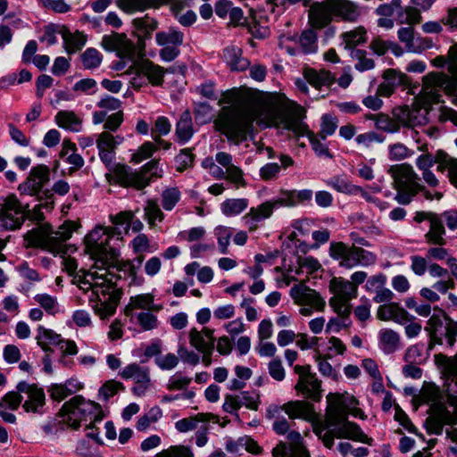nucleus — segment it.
Wrapping results in <instances>:
<instances>
[{"label":"nucleus","mask_w":457,"mask_h":457,"mask_svg":"<svg viewBox=\"0 0 457 457\" xmlns=\"http://www.w3.org/2000/svg\"><path fill=\"white\" fill-rule=\"evenodd\" d=\"M377 317L380 320H393L401 325H404L413 319V316L410 315L403 307L395 302L381 304L378 308Z\"/></svg>","instance_id":"nucleus-19"},{"label":"nucleus","mask_w":457,"mask_h":457,"mask_svg":"<svg viewBox=\"0 0 457 457\" xmlns=\"http://www.w3.org/2000/svg\"><path fill=\"white\" fill-rule=\"evenodd\" d=\"M167 70L148 59L134 62L125 72L130 75V84L139 89L145 85L162 86Z\"/></svg>","instance_id":"nucleus-7"},{"label":"nucleus","mask_w":457,"mask_h":457,"mask_svg":"<svg viewBox=\"0 0 457 457\" xmlns=\"http://www.w3.org/2000/svg\"><path fill=\"white\" fill-rule=\"evenodd\" d=\"M60 414L62 421L73 429H78L89 420L101 422L104 411L100 404L85 399L82 395H75L62 405Z\"/></svg>","instance_id":"nucleus-4"},{"label":"nucleus","mask_w":457,"mask_h":457,"mask_svg":"<svg viewBox=\"0 0 457 457\" xmlns=\"http://www.w3.org/2000/svg\"><path fill=\"white\" fill-rule=\"evenodd\" d=\"M295 390L301 393L304 397L312 399L313 401H320V382L318 380L316 376L309 377L303 381L302 386L296 387Z\"/></svg>","instance_id":"nucleus-39"},{"label":"nucleus","mask_w":457,"mask_h":457,"mask_svg":"<svg viewBox=\"0 0 457 457\" xmlns=\"http://www.w3.org/2000/svg\"><path fill=\"white\" fill-rule=\"evenodd\" d=\"M413 151L403 143H395L388 146V158L391 161H402L411 157Z\"/></svg>","instance_id":"nucleus-49"},{"label":"nucleus","mask_w":457,"mask_h":457,"mask_svg":"<svg viewBox=\"0 0 457 457\" xmlns=\"http://www.w3.org/2000/svg\"><path fill=\"white\" fill-rule=\"evenodd\" d=\"M215 231L218 235L219 250L222 254H226L230 242V229L227 227H218Z\"/></svg>","instance_id":"nucleus-63"},{"label":"nucleus","mask_w":457,"mask_h":457,"mask_svg":"<svg viewBox=\"0 0 457 457\" xmlns=\"http://www.w3.org/2000/svg\"><path fill=\"white\" fill-rule=\"evenodd\" d=\"M329 289L333 296L329 299V305L334 312L347 313L351 308L350 302L357 297V287L342 277H335L329 282Z\"/></svg>","instance_id":"nucleus-12"},{"label":"nucleus","mask_w":457,"mask_h":457,"mask_svg":"<svg viewBox=\"0 0 457 457\" xmlns=\"http://www.w3.org/2000/svg\"><path fill=\"white\" fill-rule=\"evenodd\" d=\"M83 387L82 383L77 379H69L64 384H54L49 388L50 396L54 401L61 402L69 395Z\"/></svg>","instance_id":"nucleus-30"},{"label":"nucleus","mask_w":457,"mask_h":457,"mask_svg":"<svg viewBox=\"0 0 457 457\" xmlns=\"http://www.w3.org/2000/svg\"><path fill=\"white\" fill-rule=\"evenodd\" d=\"M25 240L28 246H38L54 254L63 252L64 241L48 224L29 231L25 235Z\"/></svg>","instance_id":"nucleus-14"},{"label":"nucleus","mask_w":457,"mask_h":457,"mask_svg":"<svg viewBox=\"0 0 457 457\" xmlns=\"http://www.w3.org/2000/svg\"><path fill=\"white\" fill-rule=\"evenodd\" d=\"M162 417L160 408H152L145 415L141 416L137 422V428L139 431L146 430L153 423L156 422Z\"/></svg>","instance_id":"nucleus-52"},{"label":"nucleus","mask_w":457,"mask_h":457,"mask_svg":"<svg viewBox=\"0 0 457 457\" xmlns=\"http://www.w3.org/2000/svg\"><path fill=\"white\" fill-rule=\"evenodd\" d=\"M123 389V385L120 382L108 380L100 387L98 395L103 401H108L111 397L114 396Z\"/></svg>","instance_id":"nucleus-50"},{"label":"nucleus","mask_w":457,"mask_h":457,"mask_svg":"<svg viewBox=\"0 0 457 457\" xmlns=\"http://www.w3.org/2000/svg\"><path fill=\"white\" fill-rule=\"evenodd\" d=\"M351 312L352 309H348L347 313H340L339 312H335L338 317L329 320L326 326V332L337 333L339 332L342 328L349 327L351 324V320L349 319Z\"/></svg>","instance_id":"nucleus-45"},{"label":"nucleus","mask_w":457,"mask_h":457,"mask_svg":"<svg viewBox=\"0 0 457 457\" xmlns=\"http://www.w3.org/2000/svg\"><path fill=\"white\" fill-rule=\"evenodd\" d=\"M101 46L108 52H115L120 58L132 59L134 56V45L125 34L112 33L111 35H104Z\"/></svg>","instance_id":"nucleus-16"},{"label":"nucleus","mask_w":457,"mask_h":457,"mask_svg":"<svg viewBox=\"0 0 457 457\" xmlns=\"http://www.w3.org/2000/svg\"><path fill=\"white\" fill-rule=\"evenodd\" d=\"M213 333L214 330L210 328H204L201 331L193 328L188 334L189 343L200 353H212L215 343Z\"/></svg>","instance_id":"nucleus-21"},{"label":"nucleus","mask_w":457,"mask_h":457,"mask_svg":"<svg viewBox=\"0 0 457 457\" xmlns=\"http://www.w3.org/2000/svg\"><path fill=\"white\" fill-rule=\"evenodd\" d=\"M279 409L284 411L292 420L303 419L312 420L315 418L312 404L303 401H290L283 404Z\"/></svg>","instance_id":"nucleus-24"},{"label":"nucleus","mask_w":457,"mask_h":457,"mask_svg":"<svg viewBox=\"0 0 457 457\" xmlns=\"http://www.w3.org/2000/svg\"><path fill=\"white\" fill-rule=\"evenodd\" d=\"M445 234V229L442 220L437 216L432 217L429 222V230L425 235L427 242L443 245L445 244V239L444 238Z\"/></svg>","instance_id":"nucleus-35"},{"label":"nucleus","mask_w":457,"mask_h":457,"mask_svg":"<svg viewBox=\"0 0 457 457\" xmlns=\"http://www.w3.org/2000/svg\"><path fill=\"white\" fill-rule=\"evenodd\" d=\"M274 208L270 201H266L256 207H251L242 220L249 231H255L261 222L272 216Z\"/></svg>","instance_id":"nucleus-20"},{"label":"nucleus","mask_w":457,"mask_h":457,"mask_svg":"<svg viewBox=\"0 0 457 457\" xmlns=\"http://www.w3.org/2000/svg\"><path fill=\"white\" fill-rule=\"evenodd\" d=\"M383 82L378 87V95L381 96H390L395 89L404 84L405 76L395 70H386L383 73Z\"/></svg>","instance_id":"nucleus-25"},{"label":"nucleus","mask_w":457,"mask_h":457,"mask_svg":"<svg viewBox=\"0 0 457 457\" xmlns=\"http://www.w3.org/2000/svg\"><path fill=\"white\" fill-rule=\"evenodd\" d=\"M388 173L393 179V185L396 190L395 199L400 204H409L422 189L418 174L414 171L412 166L408 163L392 165Z\"/></svg>","instance_id":"nucleus-5"},{"label":"nucleus","mask_w":457,"mask_h":457,"mask_svg":"<svg viewBox=\"0 0 457 457\" xmlns=\"http://www.w3.org/2000/svg\"><path fill=\"white\" fill-rule=\"evenodd\" d=\"M351 56L355 62L354 68L359 71H369L375 66L374 61L368 57V54L364 50L353 49Z\"/></svg>","instance_id":"nucleus-44"},{"label":"nucleus","mask_w":457,"mask_h":457,"mask_svg":"<svg viewBox=\"0 0 457 457\" xmlns=\"http://www.w3.org/2000/svg\"><path fill=\"white\" fill-rule=\"evenodd\" d=\"M442 91L451 96L452 102L457 104V78L451 79L442 72H430L423 78L422 93L428 101L440 102Z\"/></svg>","instance_id":"nucleus-8"},{"label":"nucleus","mask_w":457,"mask_h":457,"mask_svg":"<svg viewBox=\"0 0 457 457\" xmlns=\"http://www.w3.org/2000/svg\"><path fill=\"white\" fill-rule=\"evenodd\" d=\"M133 309H142L146 312H159L162 309V306L154 303V296L152 294H141L130 297L126 310L128 312Z\"/></svg>","instance_id":"nucleus-33"},{"label":"nucleus","mask_w":457,"mask_h":457,"mask_svg":"<svg viewBox=\"0 0 457 457\" xmlns=\"http://www.w3.org/2000/svg\"><path fill=\"white\" fill-rule=\"evenodd\" d=\"M56 124L64 129L79 132L81 130L82 119L72 111H60L55 115Z\"/></svg>","instance_id":"nucleus-31"},{"label":"nucleus","mask_w":457,"mask_h":457,"mask_svg":"<svg viewBox=\"0 0 457 457\" xmlns=\"http://www.w3.org/2000/svg\"><path fill=\"white\" fill-rule=\"evenodd\" d=\"M154 361L161 370H170L177 367L179 361V357L170 353L165 355L156 357Z\"/></svg>","instance_id":"nucleus-61"},{"label":"nucleus","mask_w":457,"mask_h":457,"mask_svg":"<svg viewBox=\"0 0 457 457\" xmlns=\"http://www.w3.org/2000/svg\"><path fill=\"white\" fill-rule=\"evenodd\" d=\"M162 170L158 165V161L153 160L142 167L138 172L120 167L117 170V177L121 185L142 189L149 185L152 178H161Z\"/></svg>","instance_id":"nucleus-11"},{"label":"nucleus","mask_w":457,"mask_h":457,"mask_svg":"<svg viewBox=\"0 0 457 457\" xmlns=\"http://www.w3.org/2000/svg\"><path fill=\"white\" fill-rule=\"evenodd\" d=\"M121 377L126 379L132 378L136 383H150L148 369L137 363L126 366L121 372Z\"/></svg>","instance_id":"nucleus-40"},{"label":"nucleus","mask_w":457,"mask_h":457,"mask_svg":"<svg viewBox=\"0 0 457 457\" xmlns=\"http://www.w3.org/2000/svg\"><path fill=\"white\" fill-rule=\"evenodd\" d=\"M279 46L291 55L299 52L312 54L318 49L317 35L312 29L303 31L299 37L285 34L279 37Z\"/></svg>","instance_id":"nucleus-15"},{"label":"nucleus","mask_w":457,"mask_h":457,"mask_svg":"<svg viewBox=\"0 0 457 457\" xmlns=\"http://www.w3.org/2000/svg\"><path fill=\"white\" fill-rule=\"evenodd\" d=\"M378 342L385 353H392L400 347V336L391 328H382L378 332Z\"/></svg>","instance_id":"nucleus-32"},{"label":"nucleus","mask_w":457,"mask_h":457,"mask_svg":"<svg viewBox=\"0 0 457 457\" xmlns=\"http://www.w3.org/2000/svg\"><path fill=\"white\" fill-rule=\"evenodd\" d=\"M370 118L375 120L376 128L380 130L388 133H395L400 130V123L386 114L379 113L377 115H372Z\"/></svg>","instance_id":"nucleus-43"},{"label":"nucleus","mask_w":457,"mask_h":457,"mask_svg":"<svg viewBox=\"0 0 457 457\" xmlns=\"http://www.w3.org/2000/svg\"><path fill=\"white\" fill-rule=\"evenodd\" d=\"M328 185L341 193L358 194L359 191H361V187L354 186L346 179L339 177L329 180Z\"/></svg>","instance_id":"nucleus-51"},{"label":"nucleus","mask_w":457,"mask_h":457,"mask_svg":"<svg viewBox=\"0 0 457 457\" xmlns=\"http://www.w3.org/2000/svg\"><path fill=\"white\" fill-rule=\"evenodd\" d=\"M61 338V335L55 333L52 329L46 328L43 326H39L37 328V335L36 337V340L37 345L45 352L50 351L51 345H58L60 344Z\"/></svg>","instance_id":"nucleus-36"},{"label":"nucleus","mask_w":457,"mask_h":457,"mask_svg":"<svg viewBox=\"0 0 457 457\" xmlns=\"http://www.w3.org/2000/svg\"><path fill=\"white\" fill-rule=\"evenodd\" d=\"M426 329L429 333L430 342L428 349H432L435 345H443L444 339L447 346L452 347L457 338V322L445 318L442 320L437 316H432L428 320Z\"/></svg>","instance_id":"nucleus-13"},{"label":"nucleus","mask_w":457,"mask_h":457,"mask_svg":"<svg viewBox=\"0 0 457 457\" xmlns=\"http://www.w3.org/2000/svg\"><path fill=\"white\" fill-rule=\"evenodd\" d=\"M176 135L178 140L182 144L187 143L193 137V121L189 111H185L181 113L176 124Z\"/></svg>","instance_id":"nucleus-34"},{"label":"nucleus","mask_w":457,"mask_h":457,"mask_svg":"<svg viewBox=\"0 0 457 457\" xmlns=\"http://www.w3.org/2000/svg\"><path fill=\"white\" fill-rule=\"evenodd\" d=\"M28 204H22L18 197L7 195L0 207V230H15L21 227L27 219Z\"/></svg>","instance_id":"nucleus-9"},{"label":"nucleus","mask_w":457,"mask_h":457,"mask_svg":"<svg viewBox=\"0 0 457 457\" xmlns=\"http://www.w3.org/2000/svg\"><path fill=\"white\" fill-rule=\"evenodd\" d=\"M333 15L345 21H355L359 17L357 6L349 0H329Z\"/></svg>","instance_id":"nucleus-26"},{"label":"nucleus","mask_w":457,"mask_h":457,"mask_svg":"<svg viewBox=\"0 0 457 457\" xmlns=\"http://www.w3.org/2000/svg\"><path fill=\"white\" fill-rule=\"evenodd\" d=\"M274 209L281 206L294 207L295 206L294 190H282L279 195L270 200Z\"/></svg>","instance_id":"nucleus-57"},{"label":"nucleus","mask_w":457,"mask_h":457,"mask_svg":"<svg viewBox=\"0 0 457 457\" xmlns=\"http://www.w3.org/2000/svg\"><path fill=\"white\" fill-rule=\"evenodd\" d=\"M34 299L49 314H55L58 312V303L55 297L47 294H38Z\"/></svg>","instance_id":"nucleus-55"},{"label":"nucleus","mask_w":457,"mask_h":457,"mask_svg":"<svg viewBox=\"0 0 457 457\" xmlns=\"http://www.w3.org/2000/svg\"><path fill=\"white\" fill-rule=\"evenodd\" d=\"M327 403L325 427L328 431L323 436L321 432H317L327 448H332L334 437L372 445V438L369 437L359 425L348 420L350 414L365 419L363 411L357 407L359 403L354 396L346 393L329 394L327 396Z\"/></svg>","instance_id":"nucleus-3"},{"label":"nucleus","mask_w":457,"mask_h":457,"mask_svg":"<svg viewBox=\"0 0 457 457\" xmlns=\"http://www.w3.org/2000/svg\"><path fill=\"white\" fill-rule=\"evenodd\" d=\"M337 128V119L330 115L325 114L322 116L320 131L318 135L320 136L322 140H325L327 138V137L334 134Z\"/></svg>","instance_id":"nucleus-59"},{"label":"nucleus","mask_w":457,"mask_h":457,"mask_svg":"<svg viewBox=\"0 0 457 457\" xmlns=\"http://www.w3.org/2000/svg\"><path fill=\"white\" fill-rule=\"evenodd\" d=\"M124 120V114L121 110L107 116V119L104 124V131H110V133L115 132L122 124Z\"/></svg>","instance_id":"nucleus-62"},{"label":"nucleus","mask_w":457,"mask_h":457,"mask_svg":"<svg viewBox=\"0 0 457 457\" xmlns=\"http://www.w3.org/2000/svg\"><path fill=\"white\" fill-rule=\"evenodd\" d=\"M435 363L444 378L457 386V353L452 357L443 353L436 354Z\"/></svg>","instance_id":"nucleus-27"},{"label":"nucleus","mask_w":457,"mask_h":457,"mask_svg":"<svg viewBox=\"0 0 457 457\" xmlns=\"http://www.w3.org/2000/svg\"><path fill=\"white\" fill-rule=\"evenodd\" d=\"M180 200V191L177 187H168L162 193V205L165 211H171Z\"/></svg>","instance_id":"nucleus-48"},{"label":"nucleus","mask_w":457,"mask_h":457,"mask_svg":"<svg viewBox=\"0 0 457 457\" xmlns=\"http://www.w3.org/2000/svg\"><path fill=\"white\" fill-rule=\"evenodd\" d=\"M155 39L159 46H181L184 36L180 31L170 29L167 31L158 32Z\"/></svg>","instance_id":"nucleus-41"},{"label":"nucleus","mask_w":457,"mask_h":457,"mask_svg":"<svg viewBox=\"0 0 457 457\" xmlns=\"http://www.w3.org/2000/svg\"><path fill=\"white\" fill-rule=\"evenodd\" d=\"M329 256L337 261L340 267L353 269L357 266H370L377 261V255L360 246L348 245L344 242H331Z\"/></svg>","instance_id":"nucleus-6"},{"label":"nucleus","mask_w":457,"mask_h":457,"mask_svg":"<svg viewBox=\"0 0 457 457\" xmlns=\"http://www.w3.org/2000/svg\"><path fill=\"white\" fill-rule=\"evenodd\" d=\"M223 56L231 71H243L250 66V62L242 55V49L237 46H230L226 47Z\"/></svg>","instance_id":"nucleus-29"},{"label":"nucleus","mask_w":457,"mask_h":457,"mask_svg":"<svg viewBox=\"0 0 457 457\" xmlns=\"http://www.w3.org/2000/svg\"><path fill=\"white\" fill-rule=\"evenodd\" d=\"M60 34L63 39V45L68 54H74L81 50L86 45L87 37L83 32H71L67 28L60 29Z\"/></svg>","instance_id":"nucleus-28"},{"label":"nucleus","mask_w":457,"mask_h":457,"mask_svg":"<svg viewBox=\"0 0 457 457\" xmlns=\"http://www.w3.org/2000/svg\"><path fill=\"white\" fill-rule=\"evenodd\" d=\"M290 296L296 304L311 305L317 311H322L326 304L324 299L318 292L308 287L303 283L292 287Z\"/></svg>","instance_id":"nucleus-18"},{"label":"nucleus","mask_w":457,"mask_h":457,"mask_svg":"<svg viewBox=\"0 0 457 457\" xmlns=\"http://www.w3.org/2000/svg\"><path fill=\"white\" fill-rule=\"evenodd\" d=\"M145 215L149 224L153 225L156 220H163V213L155 201L149 200L145 207Z\"/></svg>","instance_id":"nucleus-58"},{"label":"nucleus","mask_w":457,"mask_h":457,"mask_svg":"<svg viewBox=\"0 0 457 457\" xmlns=\"http://www.w3.org/2000/svg\"><path fill=\"white\" fill-rule=\"evenodd\" d=\"M397 20L399 23H406L411 27V25L418 24L421 21L420 11L411 6L400 9Z\"/></svg>","instance_id":"nucleus-46"},{"label":"nucleus","mask_w":457,"mask_h":457,"mask_svg":"<svg viewBox=\"0 0 457 457\" xmlns=\"http://www.w3.org/2000/svg\"><path fill=\"white\" fill-rule=\"evenodd\" d=\"M333 16L329 0L312 4L309 12L310 22L317 29L328 26L332 21Z\"/></svg>","instance_id":"nucleus-23"},{"label":"nucleus","mask_w":457,"mask_h":457,"mask_svg":"<svg viewBox=\"0 0 457 457\" xmlns=\"http://www.w3.org/2000/svg\"><path fill=\"white\" fill-rule=\"evenodd\" d=\"M152 312L148 311L142 312L137 316V321L144 330H152L158 325L157 318Z\"/></svg>","instance_id":"nucleus-64"},{"label":"nucleus","mask_w":457,"mask_h":457,"mask_svg":"<svg viewBox=\"0 0 457 457\" xmlns=\"http://www.w3.org/2000/svg\"><path fill=\"white\" fill-rule=\"evenodd\" d=\"M287 437L289 441L291 455L308 451L303 444V438L300 433L292 430L287 432Z\"/></svg>","instance_id":"nucleus-60"},{"label":"nucleus","mask_w":457,"mask_h":457,"mask_svg":"<svg viewBox=\"0 0 457 457\" xmlns=\"http://www.w3.org/2000/svg\"><path fill=\"white\" fill-rule=\"evenodd\" d=\"M124 139L122 135H113L110 131H103L97 135L96 144L98 155L106 165L112 163L115 151L124 142Z\"/></svg>","instance_id":"nucleus-17"},{"label":"nucleus","mask_w":457,"mask_h":457,"mask_svg":"<svg viewBox=\"0 0 457 457\" xmlns=\"http://www.w3.org/2000/svg\"><path fill=\"white\" fill-rule=\"evenodd\" d=\"M81 61L85 69L93 70L100 66L103 55L95 48H87L82 54Z\"/></svg>","instance_id":"nucleus-47"},{"label":"nucleus","mask_w":457,"mask_h":457,"mask_svg":"<svg viewBox=\"0 0 457 457\" xmlns=\"http://www.w3.org/2000/svg\"><path fill=\"white\" fill-rule=\"evenodd\" d=\"M155 457H194V453L189 446L179 445L158 453Z\"/></svg>","instance_id":"nucleus-53"},{"label":"nucleus","mask_w":457,"mask_h":457,"mask_svg":"<svg viewBox=\"0 0 457 457\" xmlns=\"http://www.w3.org/2000/svg\"><path fill=\"white\" fill-rule=\"evenodd\" d=\"M121 233L115 227L96 226L85 237V250L96 261L95 271L80 270L84 274L79 279V287L88 292L89 302L95 313L101 320L112 316L120 300L116 290L117 277L105 266H111L119 255Z\"/></svg>","instance_id":"nucleus-2"},{"label":"nucleus","mask_w":457,"mask_h":457,"mask_svg":"<svg viewBox=\"0 0 457 457\" xmlns=\"http://www.w3.org/2000/svg\"><path fill=\"white\" fill-rule=\"evenodd\" d=\"M249 205L246 198H228L220 204L221 212L227 217L241 214Z\"/></svg>","instance_id":"nucleus-38"},{"label":"nucleus","mask_w":457,"mask_h":457,"mask_svg":"<svg viewBox=\"0 0 457 457\" xmlns=\"http://www.w3.org/2000/svg\"><path fill=\"white\" fill-rule=\"evenodd\" d=\"M171 130V123L165 116H159L151 129L152 138L162 137L168 135Z\"/></svg>","instance_id":"nucleus-54"},{"label":"nucleus","mask_w":457,"mask_h":457,"mask_svg":"<svg viewBox=\"0 0 457 457\" xmlns=\"http://www.w3.org/2000/svg\"><path fill=\"white\" fill-rule=\"evenodd\" d=\"M17 390L21 393L26 394L28 396V400H26L23 404V408L26 411L36 412L44 405L45 394L42 388L22 381L18 384Z\"/></svg>","instance_id":"nucleus-22"},{"label":"nucleus","mask_w":457,"mask_h":457,"mask_svg":"<svg viewBox=\"0 0 457 457\" xmlns=\"http://www.w3.org/2000/svg\"><path fill=\"white\" fill-rule=\"evenodd\" d=\"M49 168L44 164L33 167L26 180L20 184L18 189L21 195H36L39 202L50 200L53 197L51 190H42L50 179Z\"/></svg>","instance_id":"nucleus-10"},{"label":"nucleus","mask_w":457,"mask_h":457,"mask_svg":"<svg viewBox=\"0 0 457 457\" xmlns=\"http://www.w3.org/2000/svg\"><path fill=\"white\" fill-rule=\"evenodd\" d=\"M367 31L363 27H358L353 30L342 34L345 48H353L356 46L366 42Z\"/></svg>","instance_id":"nucleus-42"},{"label":"nucleus","mask_w":457,"mask_h":457,"mask_svg":"<svg viewBox=\"0 0 457 457\" xmlns=\"http://www.w3.org/2000/svg\"><path fill=\"white\" fill-rule=\"evenodd\" d=\"M223 107L215 121L217 129L229 139H246L253 122L264 127L282 128L297 136H307L319 156L331 157L320 135L309 130L303 121L305 111L293 102H281L276 96L255 92L247 87H233L223 92L218 102Z\"/></svg>","instance_id":"nucleus-1"},{"label":"nucleus","mask_w":457,"mask_h":457,"mask_svg":"<svg viewBox=\"0 0 457 457\" xmlns=\"http://www.w3.org/2000/svg\"><path fill=\"white\" fill-rule=\"evenodd\" d=\"M304 77L306 80L316 88H320L323 86H329L334 80L332 74L324 70L316 71L313 69H307L304 71Z\"/></svg>","instance_id":"nucleus-37"},{"label":"nucleus","mask_w":457,"mask_h":457,"mask_svg":"<svg viewBox=\"0 0 457 457\" xmlns=\"http://www.w3.org/2000/svg\"><path fill=\"white\" fill-rule=\"evenodd\" d=\"M205 414H198L195 417L179 420L175 423V428L181 433L196 429L198 423L205 420Z\"/></svg>","instance_id":"nucleus-56"}]
</instances>
